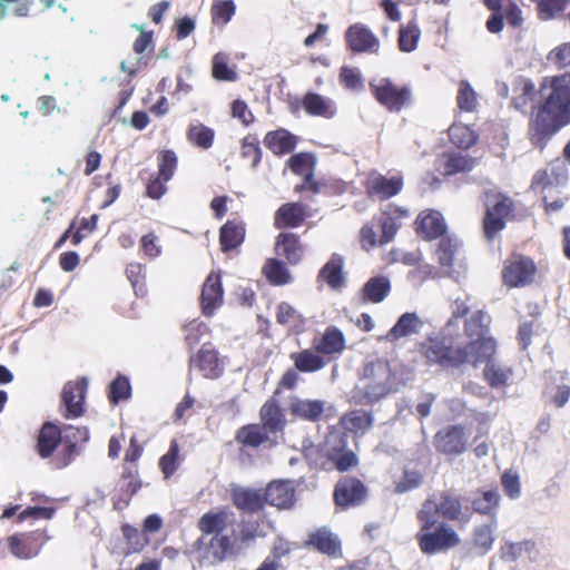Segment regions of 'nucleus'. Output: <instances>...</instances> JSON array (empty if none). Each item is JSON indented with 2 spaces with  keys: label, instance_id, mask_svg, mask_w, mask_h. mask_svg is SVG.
Masks as SVG:
<instances>
[{
  "label": "nucleus",
  "instance_id": "37998d69",
  "mask_svg": "<svg viewBox=\"0 0 570 570\" xmlns=\"http://www.w3.org/2000/svg\"><path fill=\"white\" fill-rule=\"evenodd\" d=\"M441 511H439L438 498H429L422 504L421 510L417 513L419 520L422 522V530H429L439 520Z\"/></svg>",
  "mask_w": 570,
  "mask_h": 570
},
{
  "label": "nucleus",
  "instance_id": "c9c22d12",
  "mask_svg": "<svg viewBox=\"0 0 570 570\" xmlns=\"http://www.w3.org/2000/svg\"><path fill=\"white\" fill-rule=\"evenodd\" d=\"M295 366L302 372H315L324 366L323 358L316 353V351L304 350L297 354H293Z\"/></svg>",
  "mask_w": 570,
  "mask_h": 570
},
{
  "label": "nucleus",
  "instance_id": "0eeeda50",
  "mask_svg": "<svg viewBox=\"0 0 570 570\" xmlns=\"http://www.w3.org/2000/svg\"><path fill=\"white\" fill-rule=\"evenodd\" d=\"M371 87L375 98L390 110L399 111L411 97V90L407 87L397 88L389 79H381Z\"/></svg>",
  "mask_w": 570,
  "mask_h": 570
},
{
  "label": "nucleus",
  "instance_id": "b1692460",
  "mask_svg": "<svg viewBox=\"0 0 570 570\" xmlns=\"http://www.w3.org/2000/svg\"><path fill=\"white\" fill-rule=\"evenodd\" d=\"M234 504L245 512H256L264 505V498L259 491L235 488L233 490Z\"/></svg>",
  "mask_w": 570,
  "mask_h": 570
},
{
  "label": "nucleus",
  "instance_id": "f704fd0d",
  "mask_svg": "<svg viewBox=\"0 0 570 570\" xmlns=\"http://www.w3.org/2000/svg\"><path fill=\"white\" fill-rule=\"evenodd\" d=\"M309 543L318 551L332 557L337 556L340 552V542L336 537L326 530H320L313 534L309 539Z\"/></svg>",
  "mask_w": 570,
  "mask_h": 570
},
{
  "label": "nucleus",
  "instance_id": "ddd939ff",
  "mask_svg": "<svg viewBox=\"0 0 570 570\" xmlns=\"http://www.w3.org/2000/svg\"><path fill=\"white\" fill-rule=\"evenodd\" d=\"M512 86V106L523 111L528 105L533 102L540 104V94L535 90L533 82L527 78H514Z\"/></svg>",
  "mask_w": 570,
  "mask_h": 570
},
{
  "label": "nucleus",
  "instance_id": "39448f33",
  "mask_svg": "<svg viewBox=\"0 0 570 570\" xmlns=\"http://www.w3.org/2000/svg\"><path fill=\"white\" fill-rule=\"evenodd\" d=\"M485 216L483 232L491 240L505 226V218L511 214L512 202L502 194H488L485 198Z\"/></svg>",
  "mask_w": 570,
  "mask_h": 570
},
{
  "label": "nucleus",
  "instance_id": "20e7f679",
  "mask_svg": "<svg viewBox=\"0 0 570 570\" xmlns=\"http://www.w3.org/2000/svg\"><path fill=\"white\" fill-rule=\"evenodd\" d=\"M422 352L429 363H438L444 366H459L463 363L475 366V357L468 347L452 346L445 338H433L422 346Z\"/></svg>",
  "mask_w": 570,
  "mask_h": 570
},
{
  "label": "nucleus",
  "instance_id": "79ce46f5",
  "mask_svg": "<svg viewBox=\"0 0 570 570\" xmlns=\"http://www.w3.org/2000/svg\"><path fill=\"white\" fill-rule=\"evenodd\" d=\"M276 320L282 325L297 330H299L305 322L304 317L286 302H282L277 306Z\"/></svg>",
  "mask_w": 570,
  "mask_h": 570
},
{
  "label": "nucleus",
  "instance_id": "09e8293b",
  "mask_svg": "<svg viewBox=\"0 0 570 570\" xmlns=\"http://www.w3.org/2000/svg\"><path fill=\"white\" fill-rule=\"evenodd\" d=\"M500 495L495 490L484 491L472 500V508L475 512L490 514L499 504Z\"/></svg>",
  "mask_w": 570,
  "mask_h": 570
},
{
  "label": "nucleus",
  "instance_id": "8fccbe9b",
  "mask_svg": "<svg viewBox=\"0 0 570 570\" xmlns=\"http://www.w3.org/2000/svg\"><path fill=\"white\" fill-rule=\"evenodd\" d=\"M441 515L449 520H456L461 514V503L458 498L443 492L438 499Z\"/></svg>",
  "mask_w": 570,
  "mask_h": 570
},
{
  "label": "nucleus",
  "instance_id": "aec40b11",
  "mask_svg": "<svg viewBox=\"0 0 570 570\" xmlns=\"http://www.w3.org/2000/svg\"><path fill=\"white\" fill-rule=\"evenodd\" d=\"M233 552L232 542L226 535H214L209 542L206 543L203 558L209 564H215L224 561Z\"/></svg>",
  "mask_w": 570,
  "mask_h": 570
},
{
  "label": "nucleus",
  "instance_id": "603ef678",
  "mask_svg": "<svg viewBox=\"0 0 570 570\" xmlns=\"http://www.w3.org/2000/svg\"><path fill=\"white\" fill-rule=\"evenodd\" d=\"M267 439L263 428L248 425L242 428L237 433V440L246 445L258 446Z\"/></svg>",
  "mask_w": 570,
  "mask_h": 570
},
{
  "label": "nucleus",
  "instance_id": "6e6552de",
  "mask_svg": "<svg viewBox=\"0 0 570 570\" xmlns=\"http://www.w3.org/2000/svg\"><path fill=\"white\" fill-rule=\"evenodd\" d=\"M535 272L533 262L527 257L519 256L509 262L503 269V282L510 287H520L529 284Z\"/></svg>",
  "mask_w": 570,
  "mask_h": 570
},
{
  "label": "nucleus",
  "instance_id": "5701e85b",
  "mask_svg": "<svg viewBox=\"0 0 570 570\" xmlns=\"http://www.w3.org/2000/svg\"><path fill=\"white\" fill-rule=\"evenodd\" d=\"M43 9L53 7L55 0H40ZM36 6V0H0V20L4 19L8 12L17 17H27Z\"/></svg>",
  "mask_w": 570,
  "mask_h": 570
},
{
  "label": "nucleus",
  "instance_id": "a211bd4d",
  "mask_svg": "<svg viewBox=\"0 0 570 570\" xmlns=\"http://www.w3.org/2000/svg\"><path fill=\"white\" fill-rule=\"evenodd\" d=\"M275 249L278 256H283L291 264L298 263L304 253L298 237L293 233L279 234L276 238Z\"/></svg>",
  "mask_w": 570,
  "mask_h": 570
},
{
  "label": "nucleus",
  "instance_id": "412c9836",
  "mask_svg": "<svg viewBox=\"0 0 570 570\" xmlns=\"http://www.w3.org/2000/svg\"><path fill=\"white\" fill-rule=\"evenodd\" d=\"M344 336L336 327H328L325 333L313 340V347L321 354L341 353L344 348Z\"/></svg>",
  "mask_w": 570,
  "mask_h": 570
},
{
  "label": "nucleus",
  "instance_id": "4c0bfd02",
  "mask_svg": "<svg viewBox=\"0 0 570 570\" xmlns=\"http://www.w3.org/2000/svg\"><path fill=\"white\" fill-rule=\"evenodd\" d=\"M303 105L308 114L324 117H331L333 115L331 100L318 94H307L304 97Z\"/></svg>",
  "mask_w": 570,
  "mask_h": 570
},
{
  "label": "nucleus",
  "instance_id": "4468645a",
  "mask_svg": "<svg viewBox=\"0 0 570 570\" xmlns=\"http://www.w3.org/2000/svg\"><path fill=\"white\" fill-rule=\"evenodd\" d=\"M294 487L291 481H274L271 482L264 493V502L286 509L292 507L294 501Z\"/></svg>",
  "mask_w": 570,
  "mask_h": 570
},
{
  "label": "nucleus",
  "instance_id": "6ab92c4d",
  "mask_svg": "<svg viewBox=\"0 0 570 570\" xmlns=\"http://www.w3.org/2000/svg\"><path fill=\"white\" fill-rule=\"evenodd\" d=\"M305 219V206L301 203H288L281 206L275 214L277 228L296 227Z\"/></svg>",
  "mask_w": 570,
  "mask_h": 570
},
{
  "label": "nucleus",
  "instance_id": "e433bc0d",
  "mask_svg": "<svg viewBox=\"0 0 570 570\" xmlns=\"http://www.w3.org/2000/svg\"><path fill=\"white\" fill-rule=\"evenodd\" d=\"M421 30L415 22L401 26L399 30V48L403 52H412L416 49Z\"/></svg>",
  "mask_w": 570,
  "mask_h": 570
},
{
  "label": "nucleus",
  "instance_id": "a878e982",
  "mask_svg": "<svg viewBox=\"0 0 570 570\" xmlns=\"http://www.w3.org/2000/svg\"><path fill=\"white\" fill-rule=\"evenodd\" d=\"M417 229L425 238H436L445 232V224L439 212L431 210L421 215L417 220Z\"/></svg>",
  "mask_w": 570,
  "mask_h": 570
},
{
  "label": "nucleus",
  "instance_id": "f8f14e48",
  "mask_svg": "<svg viewBox=\"0 0 570 570\" xmlns=\"http://www.w3.org/2000/svg\"><path fill=\"white\" fill-rule=\"evenodd\" d=\"M88 382L85 377L78 382H68L62 390L61 399L66 405V417L80 416L82 414V403Z\"/></svg>",
  "mask_w": 570,
  "mask_h": 570
},
{
  "label": "nucleus",
  "instance_id": "423d86ee",
  "mask_svg": "<svg viewBox=\"0 0 570 570\" xmlns=\"http://www.w3.org/2000/svg\"><path fill=\"white\" fill-rule=\"evenodd\" d=\"M419 540L425 554L444 551L460 543L458 533L448 524H440L433 532L420 533Z\"/></svg>",
  "mask_w": 570,
  "mask_h": 570
},
{
  "label": "nucleus",
  "instance_id": "58836bf2",
  "mask_svg": "<svg viewBox=\"0 0 570 570\" xmlns=\"http://www.w3.org/2000/svg\"><path fill=\"white\" fill-rule=\"evenodd\" d=\"M537 552L535 542L532 540H522L520 542H509L502 548L503 558L515 561L519 558L531 557Z\"/></svg>",
  "mask_w": 570,
  "mask_h": 570
},
{
  "label": "nucleus",
  "instance_id": "3c124183",
  "mask_svg": "<svg viewBox=\"0 0 570 570\" xmlns=\"http://www.w3.org/2000/svg\"><path fill=\"white\" fill-rule=\"evenodd\" d=\"M449 135L453 144L464 149L471 147L478 139L475 132L465 126H451Z\"/></svg>",
  "mask_w": 570,
  "mask_h": 570
},
{
  "label": "nucleus",
  "instance_id": "a18cd8bd",
  "mask_svg": "<svg viewBox=\"0 0 570 570\" xmlns=\"http://www.w3.org/2000/svg\"><path fill=\"white\" fill-rule=\"evenodd\" d=\"M264 273L268 281L276 285L286 284L289 281V273L287 268L276 258L267 259L264 266Z\"/></svg>",
  "mask_w": 570,
  "mask_h": 570
},
{
  "label": "nucleus",
  "instance_id": "774afa93",
  "mask_svg": "<svg viewBox=\"0 0 570 570\" xmlns=\"http://www.w3.org/2000/svg\"><path fill=\"white\" fill-rule=\"evenodd\" d=\"M341 81L348 89L362 88L361 73L355 68L343 67L340 75Z\"/></svg>",
  "mask_w": 570,
  "mask_h": 570
},
{
  "label": "nucleus",
  "instance_id": "4be33fe9",
  "mask_svg": "<svg viewBox=\"0 0 570 570\" xmlns=\"http://www.w3.org/2000/svg\"><path fill=\"white\" fill-rule=\"evenodd\" d=\"M423 326L422 320L415 313H405L396 322V324L389 331L386 338L395 341L416 334Z\"/></svg>",
  "mask_w": 570,
  "mask_h": 570
},
{
  "label": "nucleus",
  "instance_id": "69168bd1",
  "mask_svg": "<svg viewBox=\"0 0 570 570\" xmlns=\"http://www.w3.org/2000/svg\"><path fill=\"white\" fill-rule=\"evenodd\" d=\"M567 2L568 0H540L538 7L541 18H553L566 8Z\"/></svg>",
  "mask_w": 570,
  "mask_h": 570
},
{
  "label": "nucleus",
  "instance_id": "864d4df0",
  "mask_svg": "<svg viewBox=\"0 0 570 570\" xmlns=\"http://www.w3.org/2000/svg\"><path fill=\"white\" fill-rule=\"evenodd\" d=\"M328 458L340 471H347L357 464V456L351 450L333 449Z\"/></svg>",
  "mask_w": 570,
  "mask_h": 570
},
{
  "label": "nucleus",
  "instance_id": "7ed1b4c3",
  "mask_svg": "<svg viewBox=\"0 0 570 570\" xmlns=\"http://www.w3.org/2000/svg\"><path fill=\"white\" fill-rule=\"evenodd\" d=\"M490 321L487 313L476 311L465 322V333L470 341L462 347H468L469 353L475 357V366L493 356L497 350L495 341L488 335Z\"/></svg>",
  "mask_w": 570,
  "mask_h": 570
},
{
  "label": "nucleus",
  "instance_id": "4d7b16f0",
  "mask_svg": "<svg viewBox=\"0 0 570 570\" xmlns=\"http://www.w3.org/2000/svg\"><path fill=\"white\" fill-rule=\"evenodd\" d=\"M242 156L250 160L253 168L261 161L262 150L258 147V140L255 137H246L242 145Z\"/></svg>",
  "mask_w": 570,
  "mask_h": 570
},
{
  "label": "nucleus",
  "instance_id": "9d476101",
  "mask_svg": "<svg viewBox=\"0 0 570 570\" xmlns=\"http://www.w3.org/2000/svg\"><path fill=\"white\" fill-rule=\"evenodd\" d=\"M345 39L354 52H377L380 47L377 37L362 23L350 26L345 32Z\"/></svg>",
  "mask_w": 570,
  "mask_h": 570
},
{
  "label": "nucleus",
  "instance_id": "c756f323",
  "mask_svg": "<svg viewBox=\"0 0 570 570\" xmlns=\"http://www.w3.org/2000/svg\"><path fill=\"white\" fill-rule=\"evenodd\" d=\"M191 363L203 371L205 376L218 375V358L216 352L208 345L199 350L196 357L191 358Z\"/></svg>",
  "mask_w": 570,
  "mask_h": 570
},
{
  "label": "nucleus",
  "instance_id": "c85d7f7f",
  "mask_svg": "<svg viewBox=\"0 0 570 570\" xmlns=\"http://www.w3.org/2000/svg\"><path fill=\"white\" fill-rule=\"evenodd\" d=\"M459 248L460 243L456 238L443 237L439 243L436 255L441 266L445 268V276H451V267L455 255L459 253Z\"/></svg>",
  "mask_w": 570,
  "mask_h": 570
},
{
  "label": "nucleus",
  "instance_id": "c03bdc74",
  "mask_svg": "<svg viewBox=\"0 0 570 570\" xmlns=\"http://www.w3.org/2000/svg\"><path fill=\"white\" fill-rule=\"evenodd\" d=\"M456 101L458 107L462 111L472 112L476 109L478 95L465 80L459 83Z\"/></svg>",
  "mask_w": 570,
  "mask_h": 570
},
{
  "label": "nucleus",
  "instance_id": "e2e57ef3",
  "mask_svg": "<svg viewBox=\"0 0 570 570\" xmlns=\"http://www.w3.org/2000/svg\"><path fill=\"white\" fill-rule=\"evenodd\" d=\"M235 12V4L232 0L216 1L213 6L214 20H220L222 23H227Z\"/></svg>",
  "mask_w": 570,
  "mask_h": 570
},
{
  "label": "nucleus",
  "instance_id": "9b49d317",
  "mask_svg": "<svg viewBox=\"0 0 570 570\" xmlns=\"http://www.w3.org/2000/svg\"><path fill=\"white\" fill-rule=\"evenodd\" d=\"M366 497L364 484L355 479L341 480L334 491V499L338 507L347 508L360 504Z\"/></svg>",
  "mask_w": 570,
  "mask_h": 570
},
{
  "label": "nucleus",
  "instance_id": "72a5a7b5",
  "mask_svg": "<svg viewBox=\"0 0 570 570\" xmlns=\"http://www.w3.org/2000/svg\"><path fill=\"white\" fill-rule=\"evenodd\" d=\"M497 528V522L492 520L488 524H482L475 528L473 533L474 547L479 550V553H487L493 546L494 537L493 531Z\"/></svg>",
  "mask_w": 570,
  "mask_h": 570
},
{
  "label": "nucleus",
  "instance_id": "680f3d73",
  "mask_svg": "<svg viewBox=\"0 0 570 570\" xmlns=\"http://www.w3.org/2000/svg\"><path fill=\"white\" fill-rule=\"evenodd\" d=\"M422 483V475L417 471H404L403 478L396 483L395 492L404 493L417 488Z\"/></svg>",
  "mask_w": 570,
  "mask_h": 570
},
{
  "label": "nucleus",
  "instance_id": "dca6fc26",
  "mask_svg": "<svg viewBox=\"0 0 570 570\" xmlns=\"http://www.w3.org/2000/svg\"><path fill=\"white\" fill-rule=\"evenodd\" d=\"M202 305L206 315H212L214 309L220 305L223 301V288L219 275L210 274L203 286Z\"/></svg>",
  "mask_w": 570,
  "mask_h": 570
},
{
  "label": "nucleus",
  "instance_id": "2f4dec72",
  "mask_svg": "<svg viewBox=\"0 0 570 570\" xmlns=\"http://www.w3.org/2000/svg\"><path fill=\"white\" fill-rule=\"evenodd\" d=\"M342 267V257L338 255H333L332 258L321 269L320 277L324 279L331 287L340 288L343 284Z\"/></svg>",
  "mask_w": 570,
  "mask_h": 570
},
{
  "label": "nucleus",
  "instance_id": "f03ea898",
  "mask_svg": "<svg viewBox=\"0 0 570 570\" xmlns=\"http://www.w3.org/2000/svg\"><path fill=\"white\" fill-rule=\"evenodd\" d=\"M392 389V373L387 362L376 360L364 365L352 397L358 404H372L385 397Z\"/></svg>",
  "mask_w": 570,
  "mask_h": 570
},
{
  "label": "nucleus",
  "instance_id": "0e129e2a",
  "mask_svg": "<svg viewBox=\"0 0 570 570\" xmlns=\"http://www.w3.org/2000/svg\"><path fill=\"white\" fill-rule=\"evenodd\" d=\"M213 76L219 80L234 81L236 73L228 68L227 63L220 55H216L213 60Z\"/></svg>",
  "mask_w": 570,
  "mask_h": 570
},
{
  "label": "nucleus",
  "instance_id": "bf43d9fd",
  "mask_svg": "<svg viewBox=\"0 0 570 570\" xmlns=\"http://www.w3.org/2000/svg\"><path fill=\"white\" fill-rule=\"evenodd\" d=\"M130 394L129 381L125 376H118L110 384L109 397L112 403H118L120 400H125Z\"/></svg>",
  "mask_w": 570,
  "mask_h": 570
},
{
  "label": "nucleus",
  "instance_id": "338daca9",
  "mask_svg": "<svg viewBox=\"0 0 570 570\" xmlns=\"http://www.w3.org/2000/svg\"><path fill=\"white\" fill-rule=\"evenodd\" d=\"M501 483L509 498L517 499L520 495V480L517 473L511 471L504 472Z\"/></svg>",
  "mask_w": 570,
  "mask_h": 570
},
{
  "label": "nucleus",
  "instance_id": "de8ad7c7",
  "mask_svg": "<svg viewBox=\"0 0 570 570\" xmlns=\"http://www.w3.org/2000/svg\"><path fill=\"white\" fill-rule=\"evenodd\" d=\"M343 423L348 430L364 432L373 424V416L365 411H352L343 417Z\"/></svg>",
  "mask_w": 570,
  "mask_h": 570
},
{
  "label": "nucleus",
  "instance_id": "bb28decb",
  "mask_svg": "<svg viewBox=\"0 0 570 570\" xmlns=\"http://www.w3.org/2000/svg\"><path fill=\"white\" fill-rule=\"evenodd\" d=\"M60 442V431L52 424L46 423L38 436V452L41 458H48Z\"/></svg>",
  "mask_w": 570,
  "mask_h": 570
},
{
  "label": "nucleus",
  "instance_id": "473e14b6",
  "mask_svg": "<svg viewBox=\"0 0 570 570\" xmlns=\"http://www.w3.org/2000/svg\"><path fill=\"white\" fill-rule=\"evenodd\" d=\"M261 419L264 428L272 432L281 431L285 423L281 409L274 401H268L262 406Z\"/></svg>",
  "mask_w": 570,
  "mask_h": 570
},
{
  "label": "nucleus",
  "instance_id": "6e6d98bb",
  "mask_svg": "<svg viewBox=\"0 0 570 570\" xmlns=\"http://www.w3.org/2000/svg\"><path fill=\"white\" fill-rule=\"evenodd\" d=\"M178 453L179 446L174 440L170 443L168 452L161 456L159 465L165 474V478H169L178 466Z\"/></svg>",
  "mask_w": 570,
  "mask_h": 570
},
{
  "label": "nucleus",
  "instance_id": "ea45409f",
  "mask_svg": "<svg viewBox=\"0 0 570 570\" xmlns=\"http://www.w3.org/2000/svg\"><path fill=\"white\" fill-rule=\"evenodd\" d=\"M244 238V228L234 223H226L220 228V245L224 252L235 248L238 246Z\"/></svg>",
  "mask_w": 570,
  "mask_h": 570
},
{
  "label": "nucleus",
  "instance_id": "2eb2a0df",
  "mask_svg": "<svg viewBox=\"0 0 570 570\" xmlns=\"http://www.w3.org/2000/svg\"><path fill=\"white\" fill-rule=\"evenodd\" d=\"M475 160L462 154H442L436 160V169L442 175L470 171L474 168Z\"/></svg>",
  "mask_w": 570,
  "mask_h": 570
},
{
  "label": "nucleus",
  "instance_id": "393cba45",
  "mask_svg": "<svg viewBox=\"0 0 570 570\" xmlns=\"http://www.w3.org/2000/svg\"><path fill=\"white\" fill-rule=\"evenodd\" d=\"M264 144L275 154L291 153L296 146V137L285 129L271 131L265 136Z\"/></svg>",
  "mask_w": 570,
  "mask_h": 570
},
{
  "label": "nucleus",
  "instance_id": "a19ab883",
  "mask_svg": "<svg viewBox=\"0 0 570 570\" xmlns=\"http://www.w3.org/2000/svg\"><path fill=\"white\" fill-rule=\"evenodd\" d=\"M227 520L228 514L224 511L216 513H207L200 518L199 529L205 534L218 535V533L225 529Z\"/></svg>",
  "mask_w": 570,
  "mask_h": 570
},
{
  "label": "nucleus",
  "instance_id": "49530a36",
  "mask_svg": "<svg viewBox=\"0 0 570 570\" xmlns=\"http://www.w3.org/2000/svg\"><path fill=\"white\" fill-rule=\"evenodd\" d=\"M485 362L484 376L487 381L493 387L502 386L507 383L509 377V371L495 364L492 356L487 360L481 361L480 363Z\"/></svg>",
  "mask_w": 570,
  "mask_h": 570
},
{
  "label": "nucleus",
  "instance_id": "5fc2aeb1",
  "mask_svg": "<svg viewBox=\"0 0 570 570\" xmlns=\"http://www.w3.org/2000/svg\"><path fill=\"white\" fill-rule=\"evenodd\" d=\"M188 138L199 147L209 148L213 144L214 131L202 124L191 125L188 130Z\"/></svg>",
  "mask_w": 570,
  "mask_h": 570
},
{
  "label": "nucleus",
  "instance_id": "1a4fd4ad",
  "mask_svg": "<svg viewBox=\"0 0 570 570\" xmlns=\"http://www.w3.org/2000/svg\"><path fill=\"white\" fill-rule=\"evenodd\" d=\"M468 438L461 426H448L434 436L438 451L444 454H461L465 451Z\"/></svg>",
  "mask_w": 570,
  "mask_h": 570
},
{
  "label": "nucleus",
  "instance_id": "f257e3e1",
  "mask_svg": "<svg viewBox=\"0 0 570 570\" xmlns=\"http://www.w3.org/2000/svg\"><path fill=\"white\" fill-rule=\"evenodd\" d=\"M540 106L530 125L531 142L542 149L552 135L570 122V73L546 78Z\"/></svg>",
  "mask_w": 570,
  "mask_h": 570
},
{
  "label": "nucleus",
  "instance_id": "13d9d810",
  "mask_svg": "<svg viewBox=\"0 0 570 570\" xmlns=\"http://www.w3.org/2000/svg\"><path fill=\"white\" fill-rule=\"evenodd\" d=\"M177 158L174 151L165 150L160 154V164L158 176L164 180L168 181L174 175L176 168Z\"/></svg>",
  "mask_w": 570,
  "mask_h": 570
},
{
  "label": "nucleus",
  "instance_id": "f3484780",
  "mask_svg": "<svg viewBox=\"0 0 570 570\" xmlns=\"http://www.w3.org/2000/svg\"><path fill=\"white\" fill-rule=\"evenodd\" d=\"M401 178H390L372 174L367 180V190L370 195H375L381 199H387L401 191Z\"/></svg>",
  "mask_w": 570,
  "mask_h": 570
},
{
  "label": "nucleus",
  "instance_id": "052dcab7",
  "mask_svg": "<svg viewBox=\"0 0 570 570\" xmlns=\"http://www.w3.org/2000/svg\"><path fill=\"white\" fill-rule=\"evenodd\" d=\"M548 60L559 68L570 66V42L560 45L551 50L548 55Z\"/></svg>",
  "mask_w": 570,
  "mask_h": 570
},
{
  "label": "nucleus",
  "instance_id": "7c9ffc66",
  "mask_svg": "<svg viewBox=\"0 0 570 570\" xmlns=\"http://www.w3.org/2000/svg\"><path fill=\"white\" fill-rule=\"evenodd\" d=\"M292 413L301 419L316 421L324 412V402L311 400H296L291 405Z\"/></svg>",
  "mask_w": 570,
  "mask_h": 570
},
{
  "label": "nucleus",
  "instance_id": "cd10ccee",
  "mask_svg": "<svg viewBox=\"0 0 570 570\" xmlns=\"http://www.w3.org/2000/svg\"><path fill=\"white\" fill-rule=\"evenodd\" d=\"M391 283L384 276L370 278L363 286L364 297L372 303H380L389 295Z\"/></svg>",
  "mask_w": 570,
  "mask_h": 570
}]
</instances>
